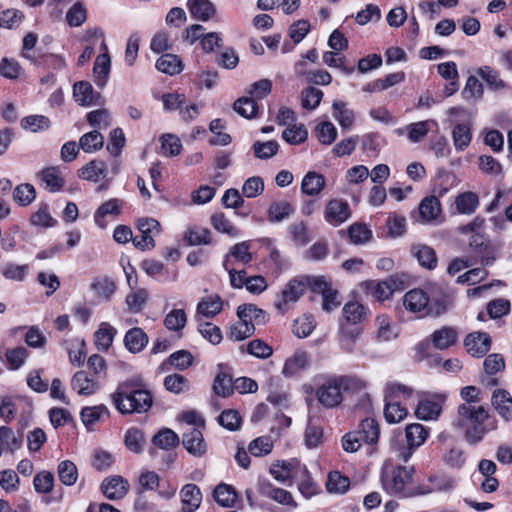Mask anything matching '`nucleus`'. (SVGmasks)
Segmentation results:
<instances>
[{"label":"nucleus","instance_id":"nucleus-1","mask_svg":"<svg viewBox=\"0 0 512 512\" xmlns=\"http://www.w3.org/2000/svg\"><path fill=\"white\" fill-rule=\"evenodd\" d=\"M489 420L487 409L482 405L474 403H463L458 407V416L455 425L464 430L465 440L475 445L479 443L488 431L495 430L497 424L495 420Z\"/></svg>","mask_w":512,"mask_h":512},{"label":"nucleus","instance_id":"nucleus-53","mask_svg":"<svg viewBox=\"0 0 512 512\" xmlns=\"http://www.w3.org/2000/svg\"><path fill=\"white\" fill-rule=\"evenodd\" d=\"M233 109L242 117L251 119L256 117L258 105L250 97H241L234 102Z\"/></svg>","mask_w":512,"mask_h":512},{"label":"nucleus","instance_id":"nucleus-55","mask_svg":"<svg viewBox=\"0 0 512 512\" xmlns=\"http://www.w3.org/2000/svg\"><path fill=\"white\" fill-rule=\"evenodd\" d=\"M187 322V316L183 309H173L170 311L165 319L164 325L170 331H181Z\"/></svg>","mask_w":512,"mask_h":512},{"label":"nucleus","instance_id":"nucleus-57","mask_svg":"<svg viewBox=\"0 0 512 512\" xmlns=\"http://www.w3.org/2000/svg\"><path fill=\"white\" fill-rule=\"evenodd\" d=\"M0 444L3 449L10 452L18 450L22 445V438L14 434L13 430L7 426L0 427Z\"/></svg>","mask_w":512,"mask_h":512},{"label":"nucleus","instance_id":"nucleus-5","mask_svg":"<svg viewBox=\"0 0 512 512\" xmlns=\"http://www.w3.org/2000/svg\"><path fill=\"white\" fill-rule=\"evenodd\" d=\"M312 279L313 277H304L290 280L283 288L278 300L275 301V307L281 312L287 311L289 305L298 301L307 287L311 288Z\"/></svg>","mask_w":512,"mask_h":512},{"label":"nucleus","instance_id":"nucleus-23","mask_svg":"<svg viewBox=\"0 0 512 512\" xmlns=\"http://www.w3.org/2000/svg\"><path fill=\"white\" fill-rule=\"evenodd\" d=\"M428 303L429 297L421 289L410 290L403 297L404 307L412 313L422 312L428 307Z\"/></svg>","mask_w":512,"mask_h":512},{"label":"nucleus","instance_id":"nucleus-37","mask_svg":"<svg viewBox=\"0 0 512 512\" xmlns=\"http://www.w3.org/2000/svg\"><path fill=\"white\" fill-rule=\"evenodd\" d=\"M188 9L195 19L209 20L215 13L214 5L209 0H188Z\"/></svg>","mask_w":512,"mask_h":512},{"label":"nucleus","instance_id":"nucleus-25","mask_svg":"<svg viewBox=\"0 0 512 512\" xmlns=\"http://www.w3.org/2000/svg\"><path fill=\"white\" fill-rule=\"evenodd\" d=\"M458 339V331L454 327L444 326L431 334V341L437 349L445 350L454 345Z\"/></svg>","mask_w":512,"mask_h":512},{"label":"nucleus","instance_id":"nucleus-4","mask_svg":"<svg viewBox=\"0 0 512 512\" xmlns=\"http://www.w3.org/2000/svg\"><path fill=\"white\" fill-rule=\"evenodd\" d=\"M318 386L316 398L325 408L331 409L339 406L343 401V389L339 375L322 374L316 377Z\"/></svg>","mask_w":512,"mask_h":512},{"label":"nucleus","instance_id":"nucleus-49","mask_svg":"<svg viewBox=\"0 0 512 512\" xmlns=\"http://www.w3.org/2000/svg\"><path fill=\"white\" fill-rule=\"evenodd\" d=\"M152 442L163 450H170L179 444V437L173 430L165 428L154 435Z\"/></svg>","mask_w":512,"mask_h":512},{"label":"nucleus","instance_id":"nucleus-12","mask_svg":"<svg viewBox=\"0 0 512 512\" xmlns=\"http://www.w3.org/2000/svg\"><path fill=\"white\" fill-rule=\"evenodd\" d=\"M445 396L434 395L431 398L421 400L416 408V416L421 420H434L440 415Z\"/></svg>","mask_w":512,"mask_h":512},{"label":"nucleus","instance_id":"nucleus-60","mask_svg":"<svg viewBox=\"0 0 512 512\" xmlns=\"http://www.w3.org/2000/svg\"><path fill=\"white\" fill-rule=\"evenodd\" d=\"M14 200L22 206H27L36 198V190L33 185L25 183L15 187L13 191Z\"/></svg>","mask_w":512,"mask_h":512},{"label":"nucleus","instance_id":"nucleus-59","mask_svg":"<svg viewBox=\"0 0 512 512\" xmlns=\"http://www.w3.org/2000/svg\"><path fill=\"white\" fill-rule=\"evenodd\" d=\"M292 240L299 246H305L311 241L308 227L303 221L292 223L288 227Z\"/></svg>","mask_w":512,"mask_h":512},{"label":"nucleus","instance_id":"nucleus-8","mask_svg":"<svg viewBox=\"0 0 512 512\" xmlns=\"http://www.w3.org/2000/svg\"><path fill=\"white\" fill-rule=\"evenodd\" d=\"M257 489L263 497L270 498L278 504L287 506L291 509L297 507V503L289 491L274 486L269 480L259 479Z\"/></svg>","mask_w":512,"mask_h":512},{"label":"nucleus","instance_id":"nucleus-18","mask_svg":"<svg viewBox=\"0 0 512 512\" xmlns=\"http://www.w3.org/2000/svg\"><path fill=\"white\" fill-rule=\"evenodd\" d=\"M181 509L196 512L202 503L200 488L192 483L184 485L180 490Z\"/></svg>","mask_w":512,"mask_h":512},{"label":"nucleus","instance_id":"nucleus-47","mask_svg":"<svg viewBox=\"0 0 512 512\" xmlns=\"http://www.w3.org/2000/svg\"><path fill=\"white\" fill-rule=\"evenodd\" d=\"M104 145V137L96 130L88 132L80 137L79 148L86 153H92L101 149Z\"/></svg>","mask_w":512,"mask_h":512},{"label":"nucleus","instance_id":"nucleus-29","mask_svg":"<svg viewBox=\"0 0 512 512\" xmlns=\"http://www.w3.org/2000/svg\"><path fill=\"white\" fill-rule=\"evenodd\" d=\"M325 187V178L323 175L309 171L302 179L301 191L308 196H317Z\"/></svg>","mask_w":512,"mask_h":512},{"label":"nucleus","instance_id":"nucleus-61","mask_svg":"<svg viewBox=\"0 0 512 512\" xmlns=\"http://www.w3.org/2000/svg\"><path fill=\"white\" fill-rule=\"evenodd\" d=\"M308 132L304 125H292L282 133V138L291 145L301 144L306 141Z\"/></svg>","mask_w":512,"mask_h":512},{"label":"nucleus","instance_id":"nucleus-21","mask_svg":"<svg viewBox=\"0 0 512 512\" xmlns=\"http://www.w3.org/2000/svg\"><path fill=\"white\" fill-rule=\"evenodd\" d=\"M103 494L110 500L123 498L128 491V482L121 476L106 478L101 484Z\"/></svg>","mask_w":512,"mask_h":512},{"label":"nucleus","instance_id":"nucleus-39","mask_svg":"<svg viewBox=\"0 0 512 512\" xmlns=\"http://www.w3.org/2000/svg\"><path fill=\"white\" fill-rule=\"evenodd\" d=\"M294 211V207L289 202L275 201L268 208V220L272 223L281 222L289 218Z\"/></svg>","mask_w":512,"mask_h":512},{"label":"nucleus","instance_id":"nucleus-26","mask_svg":"<svg viewBox=\"0 0 512 512\" xmlns=\"http://www.w3.org/2000/svg\"><path fill=\"white\" fill-rule=\"evenodd\" d=\"M224 302L222 298L213 294L207 297H204L199 301L196 308L197 315L204 316L206 318H213L217 314H219L223 309Z\"/></svg>","mask_w":512,"mask_h":512},{"label":"nucleus","instance_id":"nucleus-38","mask_svg":"<svg viewBox=\"0 0 512 512\" xmlns=\"http://www.w3.org/2000/svg\"><path fill=\"white\" fill-rule=\"evenodd\" d=\"M107 174L106 164L103 161L92 160L79 170V177L93 182L105 178Z\"/></svg>","mask_w":512,"mask_h":512},{"label":"nucleus","instance_id":"nucleus-27","mask_svg":"<svg viewBox=\"0 0 512 512\" xmlns=\"http://www.w3.org/2000/svg\"><path fill=\"white\" fill-rule=\"evenodd\" d=\"M491 401L494 409L505 421L512 419V398L507 391H494Z\"/></svg>","mask_w":512,"mask_h":512},{"label":"nucleus","instance_id":"nucleus-31","mask_svg":"<svg viewBox=\"0 0 512 512\" xmlns=\"http://www.w3.org/2000/svg\"><path fill=\"white\" fill-rule=\"evenodd\" d=\"M411 252L422 267L432 270L437 266V256L432 247L416 244L411 247Z\"/></svg>","mask_w":512,"mask_h":512},{"label":"nucleus","instance_id":"nucleus-46","mask_svg":"<svg viewBox=\"0 0 512 512\" xmlns=\"http://www.w3.org/2000/svg\"><path fill=\"white\" fill-rule=\"evenodd\" d=\"M57 473L59 480L65 486H72L78 479L76 465L70 460H63L58 464Z\"/></svg>","mask_w":512,"mask_h":512},{"label":"nucleus","instance_id":"nucleus-13","mask_svg":"<svg viewBox=\"0 0 512 512\" xmlns=\"http://www.w3.org/2000/svg\"><path fill=\"white\" fill-rule=\"evenodd\" d=\"M464 346L470 355L482 357L490 350L491 338L484 332L470 333L464 339Z\"/></svg>","mask_w":512,"mask_h":512},{"label":"nucleus","instance_id":"nucleus-10","mask_svg":"<svg viewBox=\"0 0 512 512\" xmlns=\"http://www.w3.org/2000/svg\"><path fill=\"white\" fill-rule=\"evenodd\" d=\"M350 216L351 210L346 201L331 199L327 202L324 210V218L329 224L338 226L347 221Z\"/></svg>","mask_w":512,"mask_h":512},{"label":"nucleus","instance_id":"nucleus-36","mask_svg":"<svg viewBox=\"0 0 512 512\" xmlns=\"http://www.w3.org/2000/svg\"><path fill=\"white\" fill-rule=\"evenodd\" d=\"M213 498L223 507H232L238 499V494L232 485L221 483L215 487Z\"/></svg>","mask_w":512,"mask_h":512},{"label":"nucleus","instance_id":"nucleus-45","mask_svg":"<svg viewBox=\"0 0 512 512\" xmlns=\"http://www.w3.org/2000/svg\"><path fill=\"white\" fill-rule=\"evenodd\" d=\"M412 393H413L412 388H410L406 385L396 383V382H389L385 386L384 400H387V401L395 400V401L400 402L401 399L405 400V399L410 398Z\"/></svg>","mask_w":512,"mask_h":512},{"label":"nucleus","instance_id":"nucleus-20","mask_svg":"<svg viewBox=\"0 0 512 512\" xmlns=\"http://www.w3.org/2000/svg\"><path fill=\"white\" fill-rule=\"evenodd\" d=\"M430 484L417 485V496L427 495L435 491H450L454 487V480L444 475H431L428 478Z\"/></svg>","mask_w":512,"mask_h":512},{"label":"nucleus","instance_id":"nucleus-19","mask_svg":"<svg viewBox=\"0 0 512 512\" xmlns=\"http://www.w3.org/2000/svg\"><path fill=\"white\" fill-rule=\"evenodd\" d=\"M101 48L104 52L97 56L94 63L93 74L96 85L103 87L106 84L110 72L111 60L105 41L101 42Z\"/></svg>","mask_w":512,"mask_h":512},{"label":"nucleus","instance_id":"nucleus-24","mask_svg":"<svg viewBox=\"0 0 512 512\" xmlns=\"http://www.w3.org/2000/svg\"><path fill=\"white\" fill-rule=\"evenodd\" d=\"M310 358L306 351L298 350L292 356L288 357L284 363L282 374L285 377H292L309 364Z\"/></svg>","mask_w":512,"mask_h":512},{"label":"nucleus","instance_id":"nucleus-64","mask_svg":"<svg viewBox=\"0 0 512 512\" xmlns=\"http://www.w3.org/2000/svg\"><path fill=\"white\" fill-rule=\"evenodd\" d=\"M144 443V434L141 430L131 428L126 432L125 445L130 451L134 453H141L144 448Z\"/></svg>","mask_w":512,"mask_h":512},{"label":"nucleus","instance_id":"nucleus-9","mask_svg":"<svg viewBox=\"0 0 512 512\" xmlns=\"http://www.w3.org/2000/svg\"><path fill=\"white\" fill-rule=\"evenodd\" d=\"M428 435L429 431L422 424L413 423L408 425L405 429L408 448L404 449L399 454V457L404 461H407L413 454L414 450L426 441Z\"/></svg>","mask_w":512,"mask_h":512},{"label":"nucleus","instance_id":"nucleus-52","mask_svg":"<svg viewBox=\"0 0 512 512\" xmlns=\"http://www.w3.org/2000/svg\"><path fill=\"white\" fill-rule=\"evenodd\" d=\"M407 416V409L399 401L385 400L384 417L388 423H398Z\"/></svg>","mask_w":512,"mask_h":512},{"label":"nucleus","instance_id":"nucleus-34","mask_svg":"<svg viewBox=\"0 0 512 512\" xmlns=\"http://www.w3.org/2000/svg\"><path fill=\"white\" fill-rule=\"evenodd\" d=\"M184 240L190 246L209 245L212 242L211 231L205 227L192 226L185 231Z\"/></svg>","mask_w":512,"mask_h":512},{"label":"nucleus","instance_id":"nucleus-62","mask_svg":"<svg viewBox=\"0 0 512 512\" xmlns=\"http://www.w3.org/2000/svg\"><path fill=\"white\" fill-rule=\"evenodd\" d=\"M21 126L31 132L47 130L50 127V120L43 115H30L21 120Z\"/></svg>","mask_w":512,"mask_h":512},{"label":"nucleus","instance_id":"nucleus-40","mask_svg":"<svg viewBox=\"0 0 512 512\" xmlns=\"http://www.w3.org/2000/svg\"><path fill=\"white\" fill-rule=\"evenodd\" d=\"M117 330L109 323L103 322L95 332V344L98 350L107 351L112 345Z\"/></svg>","mask_w":512,"mask_h":512},{"label":"nucleus","instance_id":"nucleus-22","mask_svg":"<svg viewBox=\"0 0 512 512\" xmlns=\"http://www.w3.org/2000/svg\"><path fill=\"white\" fill-rule=\"evenodd\" d=\"M452 140L456 151L462 152L467 149L472 140L471 123H456L452 128Z\"/></svg>","mask_w":512,"mask_h":512},{"label":"nucleus","instance_id":"nucleus-2","mask_svg":"<svg viewBox=\"0 0 512 512\" xmlns=\"http://www.w3.org/2000/svg\"><path fill=\"white\" fill-rule=\"evenodd\" d=\"M414 473L415 470L411 466L398 465L387 460L381 468L382 488L389 495L399 498L417 496V485L412 484Z\"/></svg>","mask_w":512,"mask_h":512},{"label":"nucleus","instance_id":"nucleus-16","mask_svg":"<svg viewBox=\"0 0 512 512\" xmlns=\"http://www.w3.org/2000/svg\"><path fill=\"white\" fill-rule=\"evenodd\" d=\"M182 444L193 456H202L207 450L203 434L198 428H189L184 432L182 436Z\"/></svg>","mask_w":512,"mask_h":512},{"label":"nucleus","instance_id":"nucleus-15","mask_svg":"<svg viewBox=\"0 0 512 512\" xmlns=\"http://www.w3.org/2000/svg\"><path fill=\"white\" fill-rule=\"evenodd\" d=\"M123 202L119 199H109L104 202L94 213V221L96 225L105 229L108 225V217L115 219L121 213Z\"/></svg>","mask_w":512,"mask_h":512},{"label":"nucleus","instance_id":"nucleus-6","mask_svg":"<svg viewBox=\"0 0 512 512\" xmlns=\"http://www.w3.org/2000/svg\"><path fill=\"white\" fill-rule=\"evenodd\" d=\"M415 219L420 224H441L444 221V215L438 197L431 195L423 198L419 203L418 213Z\"/></svg>","mask_w":512,"mask_h":512},{"label":"nucleus","instance_id":"nucleus-33","mask_svg":"<svg viewBox=\"0 0 512 512\" xmlns=\"http://www.w3.org/2000/svg\"><path fill=\"white\" fill-rule=\"evenodd\" d=\"M356 432L363 442L367 444H375L380 436V427L375 419L365 418L361 421L359 429Z\"/></svg>","mask_w":512,"mask_h":512},{"label":"nucleus","instance_id":"nucleus-44","mask_svg":"<svg viewBox=\"0 0 512 512\" xmlns=\"http://www.w3.org/2000/svg\"><path fill=\"white\" fill-rule=\"evenodd\" d=\"M249 249H250V244L247 241L235 244L231 248L230 253L228 255H226V257L224 259V262H223L224 268L225 269L228 268V266L230 264L231 257L235 258L237 261H239L243 264H248L249 262H251L252 255L249 252Z\"/></svg>","mask_w":512,"mask_h":512},{"label":"nucleus","instance_id":"nucleus-51","mask_svg":"<svg viewBox=\"0 0 512 512\" xmlns=\"http://www.w3.org/2000/svg\"><path fill=\"white\" fill-rule=\"evenodd\" d=\"M478 76H480L492 90H501L506 87L505 82L500 78V74L497 70L490 66H483L477 70Z\"/></svg>","mask_w":512,"mask_h":512},{"label":"nucleus","instance_id":"nucleus-43","mask_svg":"<svg viewBox=\"0 0 512 512\" xmlns=\"http://www.w3.org/2000/svg\"><path fill=\"white\" fill-rule=\"evenodd\" d=\"M194 363V357L188 350H178L174 353H172L166 362H163L161 367L164 368L166 364H169L173 366L174 368L178 370H185L192 366Z\"/></svg>","mask_w":512,"mask_h":512},{"label":"nucleus","instance_id":"nucleus-56","mask_svg":"<svg viewBox=\"0 0 512 512\" xmlns=\"http://www.w3.org/2000/svg\"><path fill=\"white\" fill-rule=\"evenodd\" d=\"M30 222L32 225L41 228H50L57 223L51 216L47 204H42L39 209L31 215Z\"/></svg>","mask_w":512,"mask_h":512},{"label":"nucleus","instance_id":"nucleus-11","mask_svg":"<svg viewBox=\"0 0 512 512\" xmlns=\"http://www.w3.org/2000/svg\"><path fill=\"white\" fill-rule=\"evenodd\" d=\"M37 179L45 190L56 193L62 190L65 179L59 167L50 166L37 173Z\"/></svg>","mask_w":512,"mask_h":512},{"label":"nucleus","instance_id":"nucleus-30","mask_svg":"<svg viewBox=\"0 0 512 512\" xmlns=\"http://www.w3.org/2000/svg\"><path fill=\"white\" fill-rule=\"evenodd\" d=\"M147 343L148 336L141 328H132L125 334L124 345L131 353L141 352Z\"/></svg>","mask_w":512,"mask_h":512},{"label":"nucleus","instance_id":"nucleus-17","mask_svg":"<svg viewBox=\"0 0 512 512\" xmlns=\"http://www.w3.org/2000/svg\"><path fill=\"white\" fill-rule=\"evenodd\" d=\"M71 387L77 394L89 396L100 389V384L97 378L89 377L86 371H78L72 377Z\"/></svg>","mask_w":512,"mask_h":512},{"label":"nucleus","instance_id":"nucleus-58","mask_svg":"<svg viewBox=\"0 0 512 512\" xmlns=\"http://www.w3.org/2000/svg\"><path fill=\"white\" fill-rule=\"evenodd\" d=\"M350 240L355 245L367 243L372 238V231L361 223H354L348 228Z\"/></svg>","mask_w":512,"mask_h":512},{"label":"nucleus","instance_id":"nucleus-42","mask_svg":"<svg viewBox=\"0 0 512 512\" xmlns=\"http://www.w3.org/2000/svg\"><path fill=\"white\" fill-rule=\"evenodd\" d=\"M431 124L436 125V122L434 120H425L407 125L405 131L408 139L412 143L420 142L429 133Z\"/></svg>","mask_w":512,"mask_h":512},{"label":"nucleus","instance_id":"nucleus-28","mask_svg":"<svg viewBox=\"0 0 512 512\" xmlns=\"http://www.w3.org/2000/svg\"><path fill=\"white\" fill-rule=\"evenodd\" d=\"M110 412L106 405L100 404L96 406L84 407L80 412L81 420L87 430H93L94 425L99 422L102 417L109 416Z\"/></svg>","mask_w":512,"mask_h":512},{"label":"nucleus","instance_id":"nucleus-35","mask_svg":"<svg viewBox=\"0 0 512 512\" xmlns=\"http://www.w3.org/2000/svg\"><path fill=\"white\" fill-rule=\"evenodd\" d=\"M158 71L168 74L177 75L183 71V63L175 54H163L156 62Z\"/></svg>","mask_w":512,"mask_h":512},{"label":"nucleus","instance_id":"nucleus-54","mask_svg":"<svg viewBox=\"0 0 512 512\" xmlns=\"http://www.w3.org/2000/svg\"><path fill=\"white\" fill-rule=\"evenodd\" d=\"M323 98V92L315 87H307L301 92V105L304 109H316Z\"/></svg>","mask_w":512,"mask_h":512},{"label":"nucleus","instance_id":"nucleus-63","mask_svg":"<svg viewBox=\"0 0 512 512\" xmlns=\"http://www.w3.org/2000/svg\"><path fill=\"white\" fill-rule=\"evenodd\" d=\"M315 132L318 140L324 145L332 144L337 137V129L329 121L319 123L316 126Z\"/></svg>","mask_w":512,"mask_h":512},{"label":"nucleus","instance_id":"nucleus-7","mask_svg":"<svg viewBox=\"0 0 512 512\" xmlns=\"http://www.w3.org/2000/svg\"><path fill=\"white\" fill-rule=\"evenodd\" d=\"M311 290L322 295V308L326 312L333 311L341 304L338 291L323 276L313 277Z\"/></svg>","mask_w":512,"mask_h":512},{"label":"nucleus","instance_id":"nucleus-48","mask_svg":"<svg viewBox=\"0 0 512 512\" xmlns=\"http://www.w3.org/2000/svg\"><path fill=\"white\" fill-rule=\"evenodd\" d=\"M332 108L333 116L342 128L348 129L353 125L355 114L346 107L344 102L336 101L333 103Z\"/></svg>","mask_w":512,"mask_h":512},{"label":"nucleus","instance_id":"nucleus-14","mask_svg":"<svg viewBox=\"0 0 512 512\" xmlns=\"http://www.w3.org/2000/svg\"><path fill=\"white\" fill-rule=\"evenodd\" d=\"M237 316L253 328L256 325H264L269 320V314L266 311L251 303L240 305L237 308Z\"/></svg>","mask_w":512,"mask_h":512},{"label":"nucleus","instance_id":"nucleus-41","mask_svg":"<svg viewBox=\"0 0 512 512\" xmlns=\"http://www.w3.org/2000/svg\"><path fill=\"white\" fill-rule=\"evenodd\" d=\"M73 96L81 106H90L94 103L93 87L87 81H79L74 84Z\"/></svg>","mask_w":512,"mask_h":512},{"label":"nucleus","instance_id":"nucleus-3","mask_svg":"<svg viewBox=\"0 0 512 512\" xmlns=\"http://www.w3.org/2000/svg\"><path fill=\"white\" fill-rule=\"evenodd\" d=\"M111 400L122 414L144 413L153 403L150 392L138 388V384L132 380L121 382L116 391L111 394Z\"/></svg>","mask_w":512,"mask_h":512},{"label":"nucleus","instance_id":"nucleus-32","mask_svg":"<svg viewBox=\"0 0 512 512\" xmlns=\"http://www.w3.org/2000/svg\"><path fill=\"white\" fill-rule=\"evenodd\" d=\"M305 63L299 61L295 64V73L298 76H304L309 83L317 85H328L332 81V76L326 70L306 71L304 70Z\"/></svg>","mask_w":512,"mask_h":512},{"label":"nucleus","instance_id":"nucleus-50","mask_svg":"<svg viewBox=\"0 0 512 512\" xmlns=\"http://www.w3.org/2000/svg\"><path fill=\"white\" fill-rule=\"evenodd\" d=\"M478 204L479 199L474 192H464L455 199L456 208L461 214H472Z\"/></svg>","mask_w":512,"mask_h":512}]
</instances>
